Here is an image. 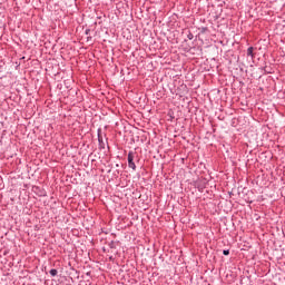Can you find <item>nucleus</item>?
<instances>
[{
	"mask_svg": "<svg viewBox=\"0 0 285 285\" xmlns=\"http://www.w3.org/2000/svg\"><path fill=\"white\" fill-rule=\"evenodd\" d=\"M128 166L132 170H136L137 166L135 165V153L129 151L128 153Z\"/></svg>",
	"mask_w": 285,
	"mask_h": 285,
	"instance_id": "f257e3e1",
	"label": "nucleus"
},
{
	"mask_svg": "<svg viewBox=\"0 0 285 285\" xmlns=\"http://www.w3.org/2000/svg\"><path fill=\"white\" fill-rule=\"evenodd\" d=\"M247 55H248V57H253V47H249L247 49Z\"/></svg>",
	"mask_w": 285,
	"mask_h": 285,
	"instance_id": "f03ea898",
	"label": "nucleus"
},
{
	"mask_svg": "<svg viewBox=\"0 0 285 285\" xmlns=\"http://www.w3.org/2000/svg\"><path fill=\"white\" fill-rule=\"evenodd\" d=\"M50 275H51L52 277L57 276V269H50Z\"/></svg>",
	"mask_w": 285,
	"mask_h": 285,
	"instance_id": "7ed1b4c3",
	"label": "nucleus"
},
{
	"mask_svg": "<svg viewBox=\"0 0 285 285\" xmlns=\"http://www.w3.org/2000/svg\"><path fill=\"white\" fill-rule=\"evenodd\" d=\"M224 255H230V252L228 249L223 250Z\"/></svg>",
	"mask_w": 285,
	"mask_h": 285,
	"instance_id": "20e7f679",
	"label": "nucleus"
}]
</instances>
